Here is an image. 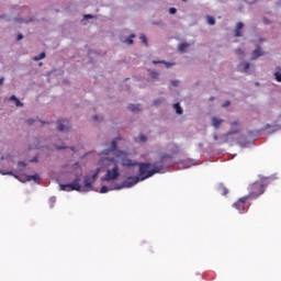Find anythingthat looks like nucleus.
<instances>
[{
	"label": "nucleus",
	"mask_w": 281,
	"mask_h": 281,
	"mask_svg": "<svg viewBox=\"0 0 281 281\" xmlns=\"http://www.w3.org/2000/svg\"><path fill=\"white\" fill-rule=\"evenodd\" d=\"M188 47H190V44L182 43V44H179L178 49L179 52H181V54H183L188 49Z\"/></svg>",
	"instance_id": "nucleus-18"
},
{
	"label": "nucleus",
	"mask_w": 281,
	"mask_h": 281,
	"mask_svg": "<svg viewBox=\"0 0 281 281\" xmlns=\"http://www.w3.org/2000/svg\"><path fill=\"white\" fill-rule=\"evenodd\" d=\"M151 78H159V72L156 70H150Z\"/></svg>",
	"instance_id": "nucleus-30"
},
{
	"label": "nucleus",
	"mask_w": 281,
	"mask_h": 281,
	"mask_svg": "<svg viewBox=\"0 0 281 281\" xmlns=\"http://www.w3.org/2000/svg\"><path fill=\"white\" fill-rule=\"evenodd\" d=\"M244 27H245V24L243 22H238L235 29V36L237 37L243 36V33L240 32V30H243Z\"/></svg>",
	"instance_id": "nucleus-10"
},
{
	"label": "nucleus",
	"mask_w": 281,
	"mask_h": 281,
	"mask_svg": "<svg viewBox=\"0 0 281 281\" xmlns=\"http://www.w3.org/2000/svg\"><path fill=\"white\" fill-rule=\"evenodd\" d=\"M209 25H216V20L213 16H207Z\"/></svg>",
	"instance_id": "nucleus-24"
},
{
	"label": "nucleus",
	"mask_w": 281,
	"mask_h": 281,
	"mask_svg": "<svg viewBox=\"0 0 281 281\" xmlns=\"http://www.w3.org/2000/svg\"><path fill=\"white\" fill-rule=\"evenodd\" d=\"M94 122H98V116H93Z\"/></svg>",
	"instance_id": "nucleus-44"
},
{
	"label": "nucleus",
	"mask_w": 281,
	"mask_h": 281,
	"mask_svg": "<svg viewBox=\"0 0 281 281\" xmlns=\"http://www.w3.org/2000/svg\"><path fill=\"white\" fill-rule=\"evenodd\" d=\"M173 109H175V111H176V113L178 115H183V109H181V104L180 103H175L173 104Z\"/></svg>",
	"instance_id": "nucleus-16"
},
{
	"label": "nucleus",
	"mask_w": 281,
	"mask_h": 281,
	"mask_svg": "<svg viewBox=\"0 0 281 281\" xmlns=\"http://www.w3.org/2000/svg\"><path fill=\"white\" fill-rule=\"evenodd\" d=\"M167 159H172V156L170 154H162L160 159L154 164L138 162V177L140 181H146V179H150L154 175L164 172V165Z\"/></svg>",
	"instance_id": "nucleus-2"
},
{
	"label": "nucleus",
	"mask_w": 281,
	"mask_h": 281,
	"mask_svg": "<svg viewBox=\"0 0 281 281\" xmlns=\"http://www.w3.org/2000/svg\"><path fill=\"white\" fill-rule=\"evenodd\" d=\"M274 80H277V82H281V72L280 71L274 72Z\"/></svg>",
	"instance_id": "nucleus-26"
},
{
	"label": "nucleus",
	"mask_w": 281,
	"mask_h": 281,
	"mask_svg": "<svg viewBox=\"0 0 281 281\" xmlns=\"http://www.w3.org/2000/svg\"><path fill=\"white\" fill-rule=\"evenodd\" d=\"M136 142L144 143V142H147V138L145 135L140 134L138 137H136Z\"/></svg>",
	"instance_id": "nucleus-25"
},
{
	"label": "nucleus",
	"mask_w": 281,
	"mask_h": 281,
	"mask_svg": "<svg viewBox=\"0 0 281 281\" xmlns=\"http://www.w3.org/2000/svg\"><path fill=\"white\" fill-rule=\"evenodd\" d=\"M236 133H238V131H231L227 134L221 135L220 139H222V142H220V144H225L227 142V137H229V135H236Z\"/></svg>",
	"instance_id": "nucleus-12"
},
{
	"label": "nucleus",
	"mask_w": 281,
	"mask_h": 281,
	"mask_svg": "<svg viewBox=\"0 0 281 281\" xmlns=\"http://www.w3.org/2000/svg\"><path fill=\"white\" fill-rule=\"evenodd\" d=\"M32 148H42V146L40 144H36L35 146H31L30 149L32 150Z\"/></svg>",
	"instance_id": "nucleus-36"
},
{
	"label": "nucleus",
	"mask_w": 281,
	"mask_h": 281,
	"mask_svg": "<svg viewBox=\"0 0 281 281\" xmlns=\"http://www.w3.org/2000/svg\"><path fill=\"white\" fill-rule=\"evenodd\" d=\"M140 41H142L146 46H148V38L146 37V35L142 34V35H140Z\"/></svg>",
	"instance_id": "nucleus-28"
},
{
	"label": "nucleus",
	"mask_w": 281,
	"mask_h": 281,
	"mask_svg": "<svg viewBox=\"0 0 281 281\" xmlns=\"http://www.w3.org/2000/svg\"><path fill=\"white\" fill-rule=\"evenodd\" d=\"M1 172V175H12V172H2V171H0Z\"/></svg>",
	"instance_id": "nucleus-43"
},
{
	"label": "nucleus",
	"mask_w": 281,
	"mask_h": 281,
	"mask_svg": "<svg viewBox=\"0 0 281 281\" xmlns=\"http://www.w3.org/2000/svg\"><path fill=\"white\" fill-rule=\"evenodd\" d=\"M217 192L222 194V196H227V194H229V190L224 184H218Z\"/></svg>",
	"instance_id": "nucleus-9"
},
{
	"label": "nucleus",
	"mask_w": 281,
	"mask_h": 281,
	"mask_svg": "<svg viewBox=\"0 0 281 281\" xmlns=\"http://www.w3.org/2000/svg\"><path fill=\"white\" fill-rule=\"evenodd\" d=\"M249 67L251 66L248 61H241L239 65V68H241V71H244V74H247V71H249Z\"/></svg>",
	"instance_id": "nucleus-15"
},
{
	"label": "nucleus",
	"mask_w": 281,
	"mask_h": 281,
	"mask_svg": "<svg viewBox=\"0 0 281 281\" xmlns=\"http://www.w3.org/2000/svg\"><path fill=\"white\" fill-rule=\"evenodd\" d=\"M113 153L114 157L108 159L106 173L101 181H117L120 179V164L123 168H135L138 162L133 160L128 153L117 149V139L112 140L111 148L102 153V155H109Z\"/></svg>",
	"instance_id": "nucleus-1"
},
{
	"label": "nucleus",
	"mask_w": 281,
	"mask_h": 281,
	"mask_svg": "<svg viewBox=\"0 0 281 281\" xmlns=\"http://www.w3.org/2000/svg\"><path fill=\"white\" fill-rule=\"evenodd\" d=\"M171 83H172L173 87H177L179 85V81L173 80V81H171Z\"/></svg>",
	"instance_id": "nucleus-38"
},
{
	"label": "nucleus",
	"mask_w": 281,
	"mask_h": 281,
	"mask_svg": "<svg viewBox=\"0 0 281 281\" xmlns=\"http://www.w3.org/2000/svg\"><path fill=\"white\" fill-rule=\"evenodd\" d=\"M45 56H46V55H45V53L43 52V53H41L40 55L33 57V60H35V61L43 60V58H45Z\"/></svg>",
	"instance_id": "nucleus-22"
},
{
	"label": "nucleus",
	"mask_w": 281,
	"mask_h": 281,
	"mask_svg": "<svg viewBox=\"0 0 281 281\" xmlns=\"http://www.w3.org/2000/svg\"><path fill=\"white\" fill-rule=\"evenodd\" d=\"M128 110L132 111L133 113H136V111H139V105L130 104Z\"/></svg>",
	"instance_id": "nucleus-21"
},
{
	"label": "nucleus",
	"mask_w": 281,
	"mask_h": 281,
	"mask_svg": "<svg viewBox=\"0 0 281 281\" xmlns=\"http://www.w3.org/2000/svg\"><path fill=\"white\" fill-rule=\"evenodd\" d=\"M213 139H214L215 142H218V139H220L218 135L215 134V135L213 136Z\"/></svg>",
	"instance_id": "nucleus-40"
},
{
	"label": "nucleus",
	"mask_w": 281,
	"mask_h": 281,
	"mask_svg": "<svg viewBox=\"0 0 281 281\" xmlns=\"http://www.w3.org/2000/svg\"><path fill=\"white\" fill-rule=\"evenodd\" d=\"M210 100L212 101V100H214V98L212 97Z\"/></svg>",
	"instance_id": "nucleus-46"
},
{
	"label": "nucleus",
	"mask_w": 281,
	"mask_h": 281,
	"mask_svg": "<svg viewBox=\"0 0 281 281\" xmlns=\"http://www.w3.org/2000/svg\"><path fill=\"white\" fill-rule=\"evenodd\" d=\"M247 201H250L249 198H247V195L240 198L238 201H236L233 206L235 207V210H238L239 214H243V212H245V203H247Z\"/></svg>",
	"instance_id": "nucleus-6"
},
{
	"label": "nucleus",
	"mask_w": 281,
	"mask_h": 281,
	"mask_svg": "<svg viewBox=\"0 0 281 281\" xmlns=\"http://www.w3.org/2000/svg\"><path fill=\"white\" fill-rule=\"evenodd\" d=\"M5 79L2 77V78H0V86L1 85H3V81H4Z\"/></svg>",
	"instance_id": "nucleus-42"
},
{
	"label": "nucleus",
	"mask_w": 281,
	"mask_h": 281,
	"mask_svg": "<svg viewBox=\"0 0 281 281\" xmlns=\"http://www.w3.org/2000/svg\"><path fill=\"white\" fill-rule=\"evenodd\" d=\"M95 179H98V172L93 173L92 176H85L83 177V188L80 186L82 181L81 176H76L74 181L68 184H60L59 188L64 192H91L93 190V183H95Z\"/></svg>",
	"instance_id": "nucleus-3"
},
{
	"label": "nucleus",
	"mask_w": 281,
	"mask_h": 281,
	"mask_svg": "<svg viewBox=\"0 0 281 281\" xmlns=\"http://www.w3.org/2000/svg\"><path fill=\"white\" fill-rule=\"evenodd\" d=\"M83 19H93V15H91V14H86V15H83Z\"/></svg>",
	"instance_id": "nucleus-37"
},
{
	"label": "nucleus",
	"mask_w": 281,
	"mask_h": 281,
	"mask_svg": "<svg viewBox=\"0 0 281 281\" xmlns=\"http://www.w3.org/2000/svg\"><path fill=\"white\" fill-rule=\"evenodd\" d=\"M26 181H41V176H38V173H35L33 176H26Z\"/></svg>",
	"instance_id": "nucleus-17"
},
{
	"label": "nucleus",
	"mask_w": 281,
	"mask_h": 281,
	"mask_svg": "<svg viewBox=\"0 0 281 281\" xmlns=\"http://www.w3.org/2000/svg\"><path fill=\"white\" fill-rule=\"evenodd\" d=\"M162 103H164V100L157 99L154 101V106H159V104H162Z\"/></svg>",
	"instance_id": "nucleus-31"
},
{
	"label": "nucleus",
	"mask_w": 281,
	"mask_h": 281,
	"mask_svg": "<svg viewBox=\"0 0 281 281\" xmlns=\"http://www.w3.org/2000/svg\"><path fill=\"white\" fill-rule=\"evenodd\" d=\"M267 181L265 180H259L254 182L252 184H249L248 194L246 195L247 199L254 201V199L262 196V194H265V190H267Z\"/></svg>",
	"instance_id": "nucleus-4"
},
{
	"label": "nucleus",
	"mask_w": 281,
	"mask_h": 281,
	"mask_svg": "<svg viewBox=\"0 0 281 281\" xmlns=\"http://www.w3.org/2000/svg\"><path fill=\"white\" fill-rule=\"evenodd\" d=\"M229 104H232V102L226 101V102H224L223 108L225 109V108L229 106Z\"/></svg>",
	"instance_id": "nucleus-35"
},
{
	"label": "nucleus",
	"mask_w": 281,
	"mask_h": 281,
	"mask_svg": "<svg viewBox=\"0 0 281 281\" xmlns=\"http://www.w3.org/2000/svg\"><path fill=\"white\" fill-rule=\"evenodd\" d=\"M26 124H29V126H32V124H34V120L29 119V120L26 121Z\"/></svg>",
	"instance_id": "nucleus-34"
},
{
	"label": "nucleus",
	"mask_w": 281,
	"mask_h": 281,
	"mask_svg": "<svg viewBox=\"0 0 281 281\" xmlns=\"http://www.w3.org/2000/svg\"><path fill=\"white\" fill-rule=\"evenodd\" d=\"M262 21H263L265 25H271V23H272L271 20H269L268 18H263Z\"/></svg>",
	"instance_id": "nucleus-32"
},
{
	"label": "nucleus",
	"mask_w": 281,
	"mask_h": 281,
	"mask_svg": "<svg viewBox=\"0 0 281 281\" xmlns=\"http://www.w3.org/2000/svg\"><path fill=\"white\" fill-rule=\"evenodd\" d=\"M142 181L139 176H131L123 181V188H133V186H137Z\"/></svg>",
	"instance_id": "nucleus-5"
},
{
	"label": "nucleus",
	"mask_w": 281,
	"mask_h": 281,
	"mask_svg": "<svg viewBox=\"0 0 281 281\" xmlns=\"http://www.w3.org/2000/svg\"><path fill=\"white\" fill-rule=\"evenodd\" d=\"M211 122H212V126H214V128L218 130V128H221V124H223L225 121L223 119L213 116L211 119Z\"/></svg>",
	"instance_id": "nucleus-8"
},
{
	"label": "nucleus",
	"mask_w": 281,
	"mask_h": 281,
	"mask_svg": "<svg viewBox=\"0 0 281 281\" xmlns=\"http://www.w3.org/2000/svg\"><path fill=\"white\" fill-rule=\"evenodd\" d=\"M23 38V34L18 35V41H21Z\"/></svg>",
	"instance_id": "nucleus-41"
},
{
	"label": "nucleus",
	"mask_w": 281,
	"mask_h": 281,
	"mask_svg": "<svg viewBox=\"0 0 281 281\" xmlns=\"http://www.w3.org/2000/svg\"><path fill=\"white\" fill-rule=\"evenodd\" d=\"M168 149L171 151V155H179V145L172 143L168 146Z\"/></svg>",
	"instance_id": "nucleus-13"
},
{
	"label": "nucleus",
	"mask_w": 281,
	"mask_h": 281,
	"mask_svg": "<svg viewBox=\"0 0 281 281\" xmlns=\"http://www.w3.org/2000/svg\"><path fill=\"white\" fill-rule=\"evenodd\" d=\"M231 126H238V122H237V121L232 122V123H231Z\"/></svg>",
	"instance_id": "nucleus-39"
},
{
	"label": "nucleus",
	"mask_w": 281,
	"mask_h": 281,
	"mask_svg": "<svg viewBox=\"0 0 281 281\" xmlns=\"http://www.w3.org/2000/svg\"><path fill=\"white\" fill-rule=\"evenodd\" d=\"M133 38H135V34H132V35L125 41V43H127V45H133Z\"/></svg>",
	"instance_id": "nucleus-27"
},
{
	"label": "nucleus",
	"mask_w": 281,
	"mask_h": 281,
	"mask_svg": "<svg viewBox=\"0 0 281 281\" xmlns=\"http://www.w3.org/2000/svg\"><path fill=\"white\" fill-rule=\"evenodd\" d=\"M10 100H11L12 102H15V106H23L21 100H19V98H16V95H11V97H10Z\"/></svg>",
	"instance_id": "nucleus-19"
},
{
	"label": "nucleus",
	"mask_w": 281,
	"mask_h": 281,
	"mask_svg": "<svg viewBox=\"0 0 281 281\" xmlns=\"http://www.w3.org/2000/svg\"><path fill=\"white\" fill-rule=\"evenodd\" d=\"M262 49L260 48V46H257V48L252 52V57L251 60H256L258 58H260V56H262Z\"/></svg>",
	"instance_id": "nucleus-11"
},
{
	"label": "nucleus",
	"mask_w": 281,
	"mask_h": 281,
	"mask_svg": "<svg viewBox=\"0 0 281 281\" xmlns=\"http://www.w3.org/2000/svg\"><path fill=\"white\" fill-rule=\"evenodd\" d=\"M20 166H25V162H19Z\"/></svg>",
	"instance_id": "nucleus-45"
},
{
	"label": "nucleus",
	"mask_w": 281,
	"mask_h": 281,
	"mask_svg": "<svg viewBox=\"0 0 281 281\" xmlns=\"http://www.w3.org/2000/svg\"><path fill=\"white\" fill-rule=\"evenodd\" d=\"M235 54H237V56H244L245 55V50L243 48H237L235 50Z\"/></svg>",
	"instance_id": "nucleus-29"
},
{
	"label": "nucleus",
	"mask_w": 281,
	"mask_h": 281,
	"mask_svg": "<svg viewBox=\"0 0 281 281\" xmlns=\"http://www.w3.org/2000/svg\"><path fill=\"white\" fill-rule=\"evenodd\" d=\"M183 2L188 1V0H182Z\"/></svg>",
	"instance_id": "nucleus-47"
},
{
	"label": "nucleus",
	"mask_w": 281,
	"mask_h": 281,
	"mask_svg": "<svg viewBox=\"0 0 281 281\" xmlns=\"http://www.w3.org/2000/svg\"><path fill=\"white\" fill-rule=\"evenodd\" d=\"M169 14H177V9L176 8H170L169 9Z\"/></svg>",
	"instance_id": "nucleus-33"
},
{
	"label": "nucleus",
	"mask_w": 281,
	"mask_h": 281,
	"mask_svg": "<svg viewBox=\"0 0 281 281\" xmlns=\"http://www.w3.org/2000/svg\"><path fill=\"white\" fill-rule=\"evenodd\" d=\"M110 190H113V189H110L109 187L103 186V187H101V189H100V193H101V194H106V192H110Z\"/></svg>",
	"instance_id": "nucleus-23"
},
{
	"label": "nucleus",
	"mask_w": 281,
	"mask_h": 281,
	"mask_svg": "<svg viewBox=\"0 0 281 281\" xmlns=\"http://www.w3.org/2000/svg\"><path fill=\"white\" fill-rule=\"evenodd\" d=\"M55 148H57V150H65V148H67V146H65V143H63L60 140V144H58V143L55 144Z\"/></svg>",
	"instance_id": "nucleus-20"
},
{
	"label": "nucleus",
	"mask_w": 281,
	"mask_h": 281,
	"mask_svg": "<svg viewBox=\"0 0 281 281\" xmlns=\"http://www.w3.org/2000/svg\"><path fill=\"white\" fill-rule=\"evenodd\" d=\"M154 65H166L167 69H170L175 65V63H168L166 60H153Z\"/></svg>",
	"instance_id": "nucleus-14"
},
{
	"label": "nucleus",
	"mask_w": 281,
	"mask_h": 281,
	"mask_svg": "<svg viewBox=\"0 0 281 281\" xmlns=\"http://www.w3.org/2000/svg\"><path fill=\"white\" fill-rule=\"evenodd\" d=\"M69 128H71V124L67 120H59L57 122V130L60 131V133H67L69 132Z\"/></svg>",
	"instance_id": "nucleus-7"
}]
</instances>
